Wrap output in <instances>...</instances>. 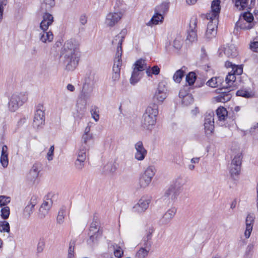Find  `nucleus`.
<instances>
[{"label":"nucleus","instance_id":"nucleus-1","mask_svg":"<svg viewBox=\"0 0 258 258\" xmlns=\"http://www.w3.org/2000/svg\"><path fill=\"white\" fill-rule=\"evenodd\" d=\"M80 43L75 38L68 40L66 46V70L73 71L77 67L80 60Z\"/></svg>","mask_w":258,"mask_h":258},{"label":"nucleus","instance_id":"nucleus-2","mask_svg":"<svg viewBox=\"0 0 258 258\" xmlns=\"http://www.w3.org/2000/svg\"><path fill=\"white\" fill-rule=\"evenodd\" d=\"M158 114V105L154 103L150 104L146 109L143 115L142 125L144 128L151 130L156 122Z\"/></svg>","mask_w":258,"mask_h":258},{"label":"nucleus","instance_id":"nucleus-3","mask_svg":"<svg viewBox=\"0 0 258 258\" xmlns=\"http://www.w3.org/2000/svg\"><path fill=\"white\" fill-rule=\"evenodd\" d=\"M55 5L54 0H44L41 5V11L44 12L43 20L40 24L41 30H46L53 22V17L52 15L48 13Z\"/></svg>","mask_w":258,"mask_h":258},{"label":"nucleus","instance_id":"nucleus-4","mask_svg":"<svg viewBox=\"0 0 258 258\" xmlns=\"http://www.w3.org/2000/svg\"><path fill=\"white\" fill-rule=\"evenodd\" d=\"M45 124V113L43 106L39 104L34 114L33 125L34 127L38 128L41 127Z\"/></svg>","mask_w":258,"mask_h":258},{"label":"nucleus","instance_id":"nucleus-5","mask_svg":"<svg viewBox=\"0 0 258 258\" xmlns=\"http://www.w3.org/2000/svg\"><path fill=\"white\" fill-rule=\"evenodd\" d=\"M123 13L120 11L109 13L106 16L105 24L107 27H112L121 20Z\"/></svg>","mask_w":258,"mask_h":258},{"label":"nucleus","instance_id":"nucleus-6","mask_svg":"<svg viewBox=\"0 0 258 258\" xmlns=\"http://www.w3.org/2000/svg\"><path fill=\"white\" fill-rule=\"evenodd\" d=\"M103 233V230L99 225V222L97 219H94L93 221L91 224L89 235L90 237V240L92 242H94L97 240V238L102 236Z\"/></svg>","mask_w":258,"mask_h":258},{"label":"nucleus","instance_id":"nucleus-7","mask_svg":"<svg viewBox=\"0 0 258 258\" xmlns=\"http://www.w3.org/2000/svg\"><path fill=\"white\" fill-rule=\"evenodd\" d=\"M127 33V30L125 29H122L121 32L116 35L112 41V44L114 46H116V52L117 56L122 55V43Z\"/></svg>","mask_w":258,"mask_h":258},{"label":"nucleus","instance_id":"nucleus-8","mask_svg":"<svg viewBox=\"0 0 258 258\" xmlns=\"http://www.w3.org/2000/svg\"><path fill=\"white\" fill-rule=\"evenodd\" d=\"M51 197L52 194L49 193L44 198V201L39 209V217L41 219L44 218L45 217L52 205L53 202L51 199Z\"/></svg>","mask_w":258,"mask_h":258},{"label":"nucleus","instance_id":"nucleus-9","mask_svg":"<svg viewBox=\"0 0 258 258\" xmlns=\"http://www.w3.org/2000/svg\"><path fill=\"white\" fill-rule=\"evenodd\" d=\"M221 2L220 0H214L211 4V11L206 15L208 20L216 19L218 20L219 14L221 10Z\"/></svg>","mask_w":258,"mask_h":258},{"label":"nucleus","instance_id":"nucleus-10","mask_svg":"<svg viewBox=\"0 0 258 258\" xmlns=\"http://www.w3.org/2000/svg\"><path fill=\"white\" fill-rule=\"evenodd\" d=\"M209 20L205 33V37L208 40H210L216 36L218 24V20L216 19Z\"/></svg>","mask_w":258,"mask_h":258},{"label":"nucleus","instance_id":"nucleus-11","mask_svg":"<svg viewBox=\"0 0 258 258\" xmlns=\"http://www.w3.org/2000/svg\"><path fill=\"white\" fill-rule=\"evenodd\" d=\"M197 25V19L195 18H191L189 23V28L187 31L186 40L192 42L197 40L198 36L196 30Z\"/></svg>","mask_w":258,"mask_h":258},{"label":"nucleus","instance_id":"nucleus-12","mask_svg":"<svg viewBox=\"0 0 258 258\" xmlns=\"http://www.w3.org/2000/svg\"><path fill=\"white\" fill-rule=\"evenodd\" d=\"M150 202L151 200L149 198L142 197L133 207L134 212L138 213L144 212L148 208Z\"/></svg>","mask_w":258,"mask_h":258},{"label":"nucleus","instance_id":"nucleus-13","mask_svg":"<svg viewBox=\"0 0 258 258\" xmlns=\"http://www.w3.org/2000/svg\"><path fill=\"white\" fill-rule=\"evenodd\" d=\"M167 88L164 82L159 83L154 98L159 102H162L167 97Z\"/></svg>","mask_w":258,"mask_h":258},{"label":"nucleus","instance_id":"nucleus-14","mask_svg":"<svg viewBox=\"0 0 258 258\" xmlns=\"http://www.w3.org/2000/svg\"><path fill=\"white\" fill-rule=\"evenodd\" d=\"M87 153V152L78 150L77 158L74 164L75 169L78 171H82L84 168Z\"/></svg>","mask_w":258,"mask_h":258},{"label":"nucleus","instance_id":"nucleus-15","mask_svg":"<svg viewBox=\"0 0 258 258\" xmlns=\"http://www.w3.org/2000/svg\"><path fill=\"white\" fill-rule=\"evenodd\" d=\"M136 153L135 158L138 161L143 160L147 154V151L144 147L141 141L138 142L135 145Z\"/></svg>","mask_w":258,"mask_h":258},{"label":"nucleus","instance_id":"nucleus-16","mask_svg":"<svg viewBox=\"0 0 258 258\" xmlns=\"http://www.w3.org/2000/svg\"><path fill=\"white\" fill-rule=\"evenodd\" d=\"M93 139L92 134H84L82 138L81 145L78 150L88 153L90 149V145Z\"/></svg>","mask_w":258,"mask_h":258},{"label":"nucleus","instance_id":"nucleus-17","mask_svg":"<svg viewBox=\"0 0 258 258\" xmlns=\"http://www.w3.org/2000/svg\"><path fill=\"white\" fill-rule=\"evenodd\" d=\"M214 114L213 112L206 115L204 126L207 134H211L214 130Z\"/></svg>","mask_w":258,"mask_h":258},{"label":"nucleus","instance_id":"nucleus-18","mask_svg":"<svg viewBox=\"0 0 258 258\" xmlns=\"http://www.w3.org/2000/svg\"><path fill=\"white\" fill-rule=\"evenodd\" d=\"M97 80L96 74L94 72H90L85 79V83L83 85V90L86 88H90V91H92L93 86Z\"/></svg>","mask_w":258,"mask_h":258},{"label":"nucleus","instance_id":"nucleus-19","mask_svg":"<svg viewBox=\"0 0 258 258\" xmlns=\"http://www.w3.org/2000/svg\"><path fill=\"white\" fill-rule=\"evenodd\" d=\"M254 218L253 214H249L247 216L246 218V229L244 232V235L246 238H249L250 235Z\"/></svg>","mask_w":258,"mask_h":258},{"label":"nucleus","instance_id":"nucleus-20","mask_svg":"<svg viewBox=\"0 0 258 258\" xmlns=\"http://www.w3.org/2000/svg\"><path fill=\"white\" fill-rule=\"evenodd\" d=\"M146 235L144 237L143 241L144 242V246H147L148 248L151 247L152 242L151 241L152 233L154 232L153 227L151 225L147 226L146 229Z\"/></svg>","mask_w":258,"mask_h":258},{"label":"nucleus","instance_id":"nucleus-21","mask_svg":"<svg viewBox=\"0 0 258 258\" xmlns=\"http://www.w3.org/2000/svg\"><path fill=\"white\" fill-rule=\"evenodd\" d=\"M18 97L16 94H13L10 99V101L8 103V108L10 111L12 112H15L17 110L19 107L22 105V101L18 102H17V99H18Z\"/></svg>","mask_w":258,"mask_h":258},{"label":"nucleus","instance_id":"nucleus-22","mask_svg":"<svg viewBox=\"0 0 258 258\" xmlns=\"http://www.w3.org/2000/svg\"><path fill=\"white\" fill-rule=\"evenodd\" d=\"M232 97V95L230 93V91L219 92V95L214 97V100L217 102L225 103L229 100Z\"/></svg>","mask_w":258,"mask_h":258},{"label":"nucleus","instance_id":"nucleus-23","mask_svg":"<svg viewBox=\"0 0 258 258\" xmlns=\"http://www.w3.org/2000/svg\"><path fill=\"white\" fill-rule=\"evenodd\" d=\"M176 213V209L175 207H172L169 209L163 216L161 221L163 224H166L168 223L174 217Z\"/></svg>","mask_w":258,"mask_h":258},{"label":"nucleus","instance_id":"nucleus-24","mask_svg":"<svg viewBox=\"0 0 258 258\" xmlns=\"http://www.w3.org/2000/svg\"><path fill=\"white\" fill-rule=\"evenodd\" d=\"M0 162L2 165L6 168L8 166L9 164L8 160V147L6 145H4L2 147L1 156L0 158Z\"/></svg>","mask_w":258,"mask_h":258},{"label":"nucleus","instance_id":"nucleus-25","mask_svg":"<svg viewBox=\"0 0 258 258\" xmlns=\"http://www.w3.org/2000/svg\"><path fill=\"white\" fill-rule=\"evenodd\" d=\"M178 194L179 191L176 190L175 187L170 186L165 192L164 197L165 199H168L173 201L176 198Z\"/></svg>","mask_w":258,"mask_h":258},{"label":"nucleus","instance_id":"nucleus-26","mask_svg":"<svg viewBox=\"0 0 258 258\" xmlns=\"http://www.w3.org/2000/svg\"><path fill=\"white\" fill-rule=\"evenodd\" d=\"M40 169V165L39 164L35 163L33 164L28 174V178L31 180H35L38 176Z\"/></svg>","mask_w":258,"mask_h":258},{"label":"nucleus","instance_id":"nucleus-27","mask_svg":"<svg viewBox=\"0 0 258 258\" xmlns=\"http://www.w3.org/2000/svg\"><path fill=\"white\" fill-rule=\"evenodd\" d=\"M235 3V6L239 10L244 9L247 6L248 0H233ZM255 0L250 1V7H252L255 5Z\"/></svg>","mask_w":258,"mask_h":258},{"label":"nucleus","instance_id":"nucleus-28","mask_svg":"<svg viewBox=\"0 0 258 258\" xmlns=\"http://www.w3.org/2000/svg\"><path fill=\"white\" fill-rule=\"evenodd\" d=\"M35 198L34 199L32 198L31 199L30 203L27 205L24 209V214L25 216L27 218L30 217L33 212L34 208L36 204V202H35Z\"/></svg>","mask_w":258,"mask_h":258},{"label":"nucleus","instance_id":"nucleus-29","mask_svg":"<svg viewBox=\"0 0 258 258\" xmlns=\"http://www.w3.org/2000/svg\"><path fill=\"white\" fill-rule=\"evenodd\" d=\"M224 54L229 57H235L237 54L238 52L236 47L233 45H230L226 46L224 51Z\"/></svg>","mask_w":258,"mask_h":258},{"label":"nucleus","instance_id":"nucleus-30","mask_svg":"<svg viewBox=\"0 0 258 258\" xmlns=\"http://www.w3.org/2000/svg\"><path fill=\"white\" fill-rule=\"evenodd\" d=\"M134 69L137 70V71H139L141 73H143V71L147 70L148 69V66L146 63V61L144 59H140L135 62L134 64Z\"/></svg>","mask_w":258,"mask_h":258},{"label":"nucleus","instance_id":"nucleus-31","mask_svg":"<svg viewBox=\"0 0 258 258\" xmlns=\"http://www.w3.org/2000/svg\"><path fill=\"white\" fill-rule=\"evenodd\" d=\"M237 27L244 30H250L253 28L254 26L253 23H248L242 19H239L236 24Z\"/></svg>","mask_w":258,"mask_h":258},{"label":"nucleus","instance_id":"nucleus-32","mask_svg":"<svg viewBox=\"0 0 258 258\" xmlns=\"http://www.w3.org/2000/svg\"><path fill=\"white\" fill-rule=\"evenodd\" d=\"M142 76L143 73H141L139 71H137V70L133 69L132 76L130 78L131 84L132 85H135L140 81V80L142 77Z\"/></svg>","mask_w":258,"mask_h":258},{"label":"nucleus","instance_id":"nucleus-33","mask_svg":"<svg viewBox=\"0 0 258 258\" xmlns=\"http://www.w3.org/2000/svg\"><path fill=\"white\" fill-rule=\"evenodd\" d=\"M43 30V32L40 34V40L44 43H46L47 41L51 42L53 38V34L51 31L45 32L46 30Z\"/></svg>","mask_w":258,"mask_h":258},{"label":"nucleus","instance_id":"nucleus-34","mask_svg":"<svg viewBox=\"0 0 258 258\" xmlns=\"http://www.w3.org/2000/svg\"><path fill=\"white\" fill-rule=\"evenodd\" d=\"M169 8V3L167 2H164L161 4L160 5L157 6L155 9V12L163 14L166 13Z\"/></svg>","mask_w":258,"mask_h":258},{"label":"nucleus","instance_id":"nucleus-35","mask_svg":"<svg viewBox=\"0 0 258 258\" xmlns=\"http://www.w3.org/2000/svg\"><path fill=\"white\" fill-rule=\"evenodd\" d=\"M183 69H185V67H183L181 69L177 70L174 74L173 79L175 82L180 83L185 73Z\"/></svg>","mask_w":258,"mask_h":258},{"label":"nucleus","instance_id":"nucleus-36","mask_svg":"<svg viewBox=\"0 0 258 258\" xmlns=\"http://www.w3.org/2000/svg\"><path fill=\"white\" fill-rule=\"evenodd\" d=\"M216 113L220 120H224L227 116V111L223 107H219L216 110Z\"/></svg>","mask_w":258,"mask_h":258},{"label":"nucleus","instance_id":"nucleus-37","mask_svg":"<svg viewBox=\"0 0 258 258\" xmlns=\"http://www.w3.org/2000/svg\"><path fill=\"white\" fill-rule=\"evenodd\" d=\"M151 247L148 248L147 246L141 248L137 252L136 256L137 258H145L148 254Z\"/></svg>","mask_w":258,"mask_h":258},{"label":"nucleus","instance_id":"nucleus-38","mask_svg":"<svg viewBox=\"0 0 258 258\" xmlns=\"http://www.w3.org/2000/svg\"><path fill=\"white\" fill-rule=\"evenodd\" d=\"M184 181L182 176H177L173 181V184L172 186L175 187L178 191L179 190L180 188L184 185Z\"/></svg>","mask_w":258,"mask_h":258},{"label":"nucleus","instance_id":"nucleus-39","mask_svg":"<svg viewBox=\"0 0 258 258\" xmlns=\"http://www.w3.org/2000/svg\"><path fill=\"white\" fill-rule=\"evenodd\" d=\"M160 69L157 66H154L152 68L148 66L146 73L148 77H152V75H157L160 73Z\"/></svg>","mask_w":258,"mask_h":258},{"label":"nucleus","instance_id":"nucleus-40","mask_svg":"<svg viewBox=\"0 0 258 258\" xmlns=\"http://www.w3.org/2000/svg\"><path fill=\"white\" fill-rule=\"evenodd\" d=\"M151 181L152 179L143 174L140 178L139 184L141 187L145 188L150 184Z\"/></svg>","mask_w":258,"mask_h":258},{"label":"nucleus","instance_id":"nucleus-41","mask_svg":"<svg viewBox=\"0 0 258 258\" xmlns=\"http://www.w3.org/2000/svg\"><path fill=\"white\" fill-rule=\"evenodd\" d=\"M121 66V56H117V53L115 54L114 62L112 68L113 72H120V67Z\"/></svg>","mask_w":258,"mask_h":258},{"label":"nucleus","instance_id":"nucleus-42","mask_svg":"<svg viewBox=\"0 0 258 258\" xmlns=\"http://www.w3.org/2000/svg\"><path fill=\"white\" fill-rule=\"evenodd\" d=\"M155 168L153 166H150L145 170L143 175L152 179L155 174Z\"/></svg>","mask_w":258,"mask_h":258},{"label":"nucleus","instance_id":"nucleus-43","mask_svg":"<svg viewBox=\"0 0 258 258\" xmlns=\"http://www.w3.org/2000/svg\"><path fill=\"white\" fill-rule=\"evenodd\" d=\"M75 241L71 240L69 244V247L68 252L67 258H75L74 249Z\"/></svg>","mask_w":258,"mask_h":258},{"label":"nucleus","instance_id":"nucleus-44","mask_svg":"<svg viewBox=\"0 0 258 258\" xmlns=\"http://www.w3.org/2000/svg\"><path fill=\"white\" fill-rule=\"evenodd\" d=\"M163 19L162 14L155 12L151 20V22L153 24L157 25L159 22H162Z\"/></svg>","mask_w":258,"mask_h":258},{"label":"nucleus","instance_id":"nucleus-45","mask_svg":"<svg viewBox=\"0 0 258 258\" xmlns=\"http://www.w3.org/2000/svg\"><path fill=\"white\" fill-rule=\"evenodd\" d=\"M236 80L235 75L233 73H229L226 76L225 81L229 87H231L235 83Z\"/></svg>","mask_w":258,"mask_h":258},{"label":"nucleus","instance_id":"nucleus-46","mask_svg":"<svg viewBox=\"0 0 258 258\" xmlns=\"http://www.w3.org/2000/svg\"><path fill=\"white\" fill-rule=\"evenodd\" d=\"M10 231L9 223L6 221H0V231L9 233Z\"/></svg>","mask_w":258,"mask_h":258},{"label":"nucleus","instance_id":"nucleus-47","mask_svg":"<svg viewBox=\"0 0 258 258\" xmlns=\"http://www.w3.org/2000/svg\"><path fill=\"white\" fill-rule=\"evenodd\" d=\"M196 76L195 73L190 72L186 77V81L188 84V86L193 85L196 81Z\"/></svg>","mask_w":258,"mask_h":258},{"label":"nucleus","instance_id":"nucleus-48","mask_svg":"<svg viewBox=\"0 0 258 258\" xmlns=\"http://www.w3.org/2000/svg\"><path fill=\"white\" fill-rule=\"evenodd\" d=\"M91 92V91H90V88H86L85 90H84L83 89H82V91L80 95V98L83 100L85 103L87 100L90 98V93Z\"/></svg>","mask_w":258,"mask_h":258},{"label":"nucleus","instance_id":"nucleus-49","mask_svg":"<svg viewBox=\"0 0 258 258\" xmlns=\"http://www.w3.org/2000/svg\"><path fill=\"white\" fill-rule=\"evenodd\" d=\"M1 216L4 220L7 219L10 215V208L8 206L3 207L1 210Z\"/></svg>","mask_w":258,"mask_h":258},{"label":"nucleus","instance_id":"nucleus-50","mask_svg":"<svg viewBox=\"0 0 258 258\" xmlns=\"http://www.w3.org/2000/svg\"><path fill=\"white\" fill-rule=\"evenodd\" d=\"M239 19L245 21L248 23H253V17L251 13L249 12H245Z\"/></svg>","mask_w":258,"mask_h":258},{"label":"nucleus","instance_id":"nucleus-51","mask_svg":"<svg viewBox=\"0 0 258 258\" xmlns=\"http://www.w3.org/2000/svg\"><path fill=\"white\" fill-rule=\"evenodd\" d=\"M182 38L181 36L177 35L173 41V46L177 49H179L182 45Z\"/></svg>","mask_w":258,"mask_h":258},{"label":"nucleus","instance_id":"nucleus-52","mask_svg":"<svg viewBox=\"0 0 258 258\" xmlns=\"http://www.w3.org/2000/svg\"><path fill=\"white\" fill-rule=\"evenodd\" d=\"M241 154L238 153L236 154L232 160L231 165H237L241 167Z\"/></svg>","mask_w":258,"mask_h":258},{"label":"nucleus","instance_id":"nucleus-53","mask_svg":"<svg viewBox=\"0 0 258 258\" xmlns=\"http://www.w3.org/2000/svg\"><path fill=\"white\" fill-rule=\"evenodd\" d=\"M236 95L241 96L245 98H250L252 96V93L245 90H239L236 92Z\"/></svg>","mask_w":258,"mask_h":258},{"label":"nucleus","instance_id":"nucleus-54","mask_svg":"<svg viewBox=\"0 0 258 258\" xmlns=\"http://www.w3.org/2000/svg\"><path fill=\"white\" fill-rule=\"evenodd\" d=\"M116 168L117 165L114 162H109L105 166V169L110 172H114Z\"/></svg>","mask_w":258,"mask_h":258},{"label":"nucleus","instance_id":"nucleus-55","mask_svg":"<svg viewBox=\"0 0 258 258\" xmlns=\"http://www.w3.org/2000/svg\"><path fill=\"white\" fill-rule=\"evenodd\" d=\"M240 166L237 165H231L230 169V172L231 176L234 177L239 175L240 171Z\"/></svg>","mask_w":258,"mask_h":258},{"label":"nucleus","instance_id":"nucleus-56","mask_svg":"<svg viewBox=\"0 0 258 258\" xmlns=\"http://www.w3.org/2000/svg\"><path fill=\"white\" fill-rule=\"evenodd\" d=\"M181 98L182 99V104L186 106L188 105L194 101V98L191 94L187 95L186 96H184Z\"/></svg>","mask_w":258,"mask_h":258},{"label":"nucleus","instance_id":"nucleus-57","mask_svg":"<svg viewBox=\"0 0 258 258\" xmlns=\"http://www.w3.org/2000/svg\"><path fill=\"white\" fill-rule=\"evenodd\" d=\"M11 201V198L9 197L5 196H0V207L7 206Z\"/></svg>","mask_w":258,"mask_h":258},{"label":"nucleus","instance_id":"nucleus-58","mask_svg":"<svg viewBox=\"0 0 258 258\" xmlns=\"http://www.w3.org/2000/svg\"><path fill=\"white\" fill-rule=\"evenodd\" d=\"M64 211L62 208L60 209L58 213V215L56 218L57 223L59 224H62L64 222Z\"/></svg>","mask_w":258,"mask_h":258},{"label":"nucleus","instance_id":"nucleus-59","mask_svg":"<svg viewBox=\"0 0 258 258\" xmlns=\"http://www.w3.org/2000/svg\"><path fill=\"white\" fill-rule=\"evenodd\" d=\"M190 87L188 86H185L182 89H180L179 92V97L182 98L187 95H190L189 93Z\"/></svg>","mask_w":258,"mask_h":258},{"label":"nucleus","instance_id":"nucleus-60","mask_svg":"<svg viewBox=\"0 0 258 258\" xmlns=\"http://www.w3.org/2000/svg\"><path fill=\"white\" fill-rule=\"evenodd\" d=\"M14 94H16L17 97L19 98L18 99H17V102L19 103V102H21L22 101V105L27 100V95L25 93H14Z\"/></svg>","mask_w":258,"mask_h":258},{"label":"nucleus","instance_id":"nucleus-61","mask_svg":"<svg viewBox=\"0 0 258 258\" xmlns=\"http://www.w3.org/2000/svg\"><path fill=\"white\" fill-rule=\"evenodd\" d=\"M219 78H212L210 80H209L206 83V84L212 88H215L218 86V81Z\"/></svg>","mask_w":258,"mask_h":258},{"label":"nucleus","instance_id":"nucleus-62","mask_svg":"<svg viewBox=\"0 0 258 258\" xmlns=\"http://www.w3.org/2000/svg\"><path fill=\"white\" fill-rule=\"evenodd\" d=\"M45 242L44 238H40L39 240L37 247V251L38 253H40L43 251L45 247Z\"/></svg>","mask_w":258,"mask_h":258},{"label":"nucleus","instance_id":"nucleus-63","mask_svg":"<svg viewBox=\"0 0 258 258\" xmlns=\"http://www.w3.org/2000/svg\"><path fill=\"white\" fill-rule=\"evenodd\" d=\"M91 113L93 118L97 121L99 120V115L98 114V108L96 107H94L93 108H92L91 110Z\"/></svg>","mask_w":258,"mask_h":258},{"label":"nucleus","instance_id":"nucleus-64","mask_svg":"<svg viewBox=\"0 0 258 258\" xmlns=\"http://www.w3.org/2000/svg\"><path fill=\"white\" fill-rule=\"evenodd\" d=\"M7 4V0H0V22L3 19L4 13V6H6Z\"/></svg>","mask_w":258,"mask_h":258}]
</instances>
